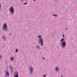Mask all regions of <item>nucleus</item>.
Wrapping results in <instances>:
<instances>
[{
	"label": "nucleus",
	"instance_id": "nucleus-11",
	"mask_svg": "<svg viewBox=\"0 0 77 77\" xmlns=\"http://www.w3.org/2000/svg\"><path fill=\"white\" fill-rule=\"evenodd\" d=\"M54 17H57V14L54 15Z\"/></svg>",
	"mask_w": 77,
	"mask_h": 77
},
{
	"label": "nucleus",
	"instance_id": "nucleus-13",
	"mask_svg": "<svg viewBox=\"0 0 77 77\" xmlns=\"http://www.w3.org/2000/svg\"><path fill=\"white\" fill-rule=\"evenodd\" d=\"M37 48H40L39 46H37Z\"/></svg>",
	"mask_w": 77,
	"mask_h": 77
},
{
	"label": "nucleus",
	"instance_id": "nucleus-6",
	"mask_svg": "<svg viewBox=\"0 0 77 77\" xmlns=\"http://www.w3.org/2000/svg\"><path fill=\"white\" fill-rule=\"evenodd\" d=\"M55 70L56 71H59V69H58V67L55 68Z\"/></svg>",
	"mask_w": 77,
	"mask_h": 77
},
{
	"label": "nucleus",
	"instance_id": "nucleus-8",
	"mask_svg": "<svg viewBox=\"0 0 77 77\" xmlns=\"http://www.w3.org/2000/svg\"><path fill=\"white\" fill-rule=\"evenodd\" d=\"M6 74L7 75V76L9 75V72H7Z\"/></svg>",
	"mask_w": 77,
	"mask_h": 77
},
{
	"label": "nucleus",
	"instance_id": "nucleus-1",
	"mask_svg": "<svg viewBox=\"0 0 77 77\" xmlns=\"http://www.w3.org/2000/svg\"><path fill=\"white\" fill-rule=\"evenodd\" d=\"M38 40L42 45H43V39L41 35L38 36Z\"/></svg>",
	"mask_w": 77,
	"mask_h": 77
},
{
	"label": "nucleus",
	"instance_id": "nucleus-16",
	"mask_svg": "<svg viewBox=\"0 0 77 77\" xmlns=\"http://www.w3.org/2000/svg\"><path fill=\"white\" fill-rule=\"evenodd\" d=\"M24 5H27V3H24Z\"/></svg>",
	"mask_w": 77,
	"mask_h": 77
},
{
	"label": "nucleus",
	"instance_id": "nucleus-12",
	"mask_svg": "<svg viewBox=\"0 0 77 77\" xmlns=\"http://www.w3.org/2000/svg\"><path fill=\"white\" fill-rule=\"evenodd\" d=\"M15 77H18V74L16 75Z\"/></svg>",
	"mask_w": 77,
	"mask_h": 77
},
{
	"label": "nucleus",
	"instance_id": "nucleus-4",
	"mask_svg": "<svg viewBox=\"0 0 77 77\" xmlns=\"http://www.w3.org/2000/svg\"><path fill=\"white\" fill-rule=\"evenodd\" d=\"M62 45L63 47H65L66 45V42H65V41L63 42L62 44Z\"/></svg>",
	"mask_w": 77,
	"mask_h": 77
},
{
	"label": "nucleus",
	"instance_id": "nucleus-15",
	"mask_svg": "<svg viewBox=\"0 0 77 77\" xmlns=\"http://www.w3.org/2000/svg\"><path fill=\"white\" fill-rule=\"evenodd\" d=\"M43 76H44V77H46V76H47V75H44Z\"/></svg>",
	"mask_w": 77,
	"mask_h": 77
},
{
	"label": "nucleus",
	"instance_id": "nucleus-21",
	"mask_svg": "<svg viewBox=\"0 0 77 77\" xmlns=\"http://www.w3.org/2000/svg\"><path fill=\"white\" fill-rule=\"evenodd\" d=\"M61 77H63V76L62 75H61Z\"/></svg>",
	"mask_w": 77,
	"mask_h": 77
},
{
	"label": "nucleus",
	"instance_id": "nucleus-5",
	"mask_svg": "<svg viewBox=\"0 0 77 77\" xmlns=\"http://www.w3.org/2000/svg\"><path fill=\"white\" fill-rule=\"evenodd\" d=\"M60 41L61 42H64V39H63V38H62L60 40Z\"/></svg>",
	"mask_w": 77,
	"mask_h": 77
},
{
	"label": "nucleus",
	"instance_id": "nucleus-18",
	"mask_svg": "<svg viewBox=\"0 0 77 77\" xmlns=\"http://www.w3.org/2000/svg\"><path fill=\"white\" fill-rule=\"evenodd\" d=\"M43 59H44V60H45V59H44V57H43Z\"/></svg>",
	"mask_w": 77,
	"mask_h": 77
},
{
	"label": "nucleus",
	"instance_id": "nucleus-22",
	"mask_svg": "<svg viewBox=\"0 0 77 77\" xmlns=\"http://www.w3.org/2000/svg\"><path fill=\"white\" fill-rule=\"evenodd\" d=\"M33 0V1H34V2H35V0Z\"/></svg>",
	"mask_w": 77,
	"mask_h": 77
},
{
	"label": "nucleus",
	"instance_id": "nucleus-7",
	"mask_svg": "<svg viewBox=\"0 0 77 77\" xmlns=\"http://www.w3.org/2000/svg\"><path fill=\"white\" fill-rule=\"evenodd\" d=\"M30 71L31 73H32V71H33V69L32 68H30Z\"/></svg>",
	"mask_w": 77,
	"mask_h": 77
},
{
	"label": "nucleus",
	"instance_id": "nucleus-17",
	"mask_svg": "<svg viewBox=\"0 0 77 77\" xmlns=\"http://www.w3.org/2000/svg\"><path fill=\"white\" fill-rule=\"evenodd\" d=\"M1 8V5H0V11L1 10V8Z\"/></svg>",
	"mask_w": 77,
	"mask_h": 77
},
{
	"label": "nucleus",
	"instance_id": "nucleus-14",
	"mask_svg": "<svg viewBox=\"0 0 77 77\" xmlns=\"http://www.w3.org/2000/svg\"><path fill=\"white\" fill-rule=\"evenodd\" d=\"M18 49H16V52H18Z\"/></svg>",
	"mask_w": 77,
	"mask_h": 77
},
{
	"label": "nucleus",
	"instance_id": "nucleus-23",
	"mask_svg": "<svg viewBox=\"0 0 77 77\" xmlns=\"http://www.w3.org/2000/svg\"><path fill=\"white\" fill-rule=\"evenodd\" d=\"M23 0H22V1H23Z\"/></svg>",
	"mask_w": 77,
	"mask_h": 77
},
{
	"label": "nucleus",
	"instance_id": "nucleus-10",
	"mask_svg": "<svg viewBox=\"0 0 77 77\" xmlns=\"http://www.w3.org/2000/svg\"><path fill=\"white\" fill-rule=\"evenodd\" d=\"M10 60H14V58H13V57H11L10 59Z\"/></svg>",
	"mask_w": 77,
	"mask_h": 77
},
{
	"label": "nucleus",
	"instance_id": "nucleus-2",
	"mask_svg": "<svg viewBox=\"0 0 77 77\" xmlns=\"http://www.w3.org/2000/svg\"><path fill=\"white\" fill-rule=\"evenodd\" d=\"M3 29L5 31H7L8 30V26L6 23H4L3 25Z\"/></svg>",
	"mask_w": 77,
	"mask_h": 77
},
{
	"label": "nucleus",
	"instance_id": "nucleus-19",
	"mask_svg": "<svg viewBox=\"0 0 77 77\" xmlns=\"http://www.w3.org/2000/svg\"><path fill=\"white\" fill-rule=\"evenodd\" d=\"M0 57L1 58H2V56H1V55H0Z\"/></svg>",
	"mask_w": 77,
	"mask_h": 77
},
{
	"label": "nucleus",
	"instance_id": "nucleus-3",
	"mask_svg": "<svg viewBox=\"0 0 77 77\" xmlns=\"http://www.w3.org/2000/svg\"><path fill=\"white\" fill-rule=\"evenodd\" d=\"M10 12H11V15H13L15 11H14V8L13 7H11L10 8Z\"/></svg>",
	"mask_w": 77,
	"mask_h": 77
},
{
	"label": "nucleus",
	"instance_id": "nucleus-20",
	"mask_svg": "<svg viewBox=\"0 0 77 77\" xmlns=\"http://www.w3.org/2000/svg\"><path fill=\"white\" fill-rule=\"evenodd\" d=\"M63 38H64V35H63Z\"/></svg>",
	"mask_w": 77,
	"mask_h": 77
},
{
	"label": "nucleus",
	"instance_id": "nucleus-9",
	"mask_svg": "<svg viewBox=\"0 0 77 77\" xmlns=\"http://www.w3.org/2000/svg\"><path fill=\"white\" fill-rule=\"evenodd\" d=\"M2 38L3 40H4V41L5 40V37H4V36H2Z\"/></svg>",
	"mask_w": 77,
	"mask_h": 77
}]
</instances>
